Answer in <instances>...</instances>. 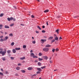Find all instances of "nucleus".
<instances>
[{
  "instance_id": "14",
  "label": "nucleus",
  "mask_w": 79,
  "mask_h": 79,
  "mask_svg": "<svg viewBox=\"0 0 79 79\" xmlns=\"http://www.w3.org/2000/svg\"><path fill=\"white\" fill-rule=\"evenodd\" d=\"M51 47V45L49 44H48L45 46V47Z\"/></svg>"
},
{
  "instance_id": "20",
  "label": "nucleus",
  "mask_w": 79,
  "mask_h": 79,
  "mask_svg": "<svg viewBox=\"0 0 79 79\" xmlns=\"http://www.w3.org/2000/svg\"><path fill=\"white\" fill-rule=\"evenodd\" d=\"M7 19L8 21H10L11 20V18H7Z\"/></svg>"
},
{
  "instance_id": "29",
  "label": "nucleus",
  "mask_w": 79,
  "mask_h": 79,
  "mask_svg": "<svg viewBox=\"0 0 79 79\" xmlns=\"http://www.w3.org/2000/svg\"><path fill=\"white\" fill-rule=\"evenodd\" d=\"M38 60H39V61H42V60H43V59L39 58L38 59Z\"/></svg>"
},
{
  "instance_id": "41",
  "label": "nucleus",
  "mask_w": 79,
  "mask_h": 79,
  "mask_svg": "<svg viewBox=\"0 0 79 79\" xmlns=\"http://www.w3.org/2000/svg\"><path fill=\"white\" fill-rule=\"evenodd\" d=\"M42 32H43V33H45V30H43L42 31Z\"/></svg>"
},
{
  "instance_id": "26",
  "label": "nucleus",
  "mask_w": 79,
  "mask_h": 79,
  "mask_svg": "<svg viewBox=\"0 0 79 79\" xmlns=\"http://www.w3.org/2000/svg\"><path fill=\"white\" fill-rule=\"evenodd\" d=\"M4 15V14H3V13H2L0 15V17H2V16H3V15Z\"/></svg>"
},
{
  "instance_id": "39",
  "label": "nucleus",
  "mask_w": 79,
  "mask_h": 79,
  "mask_svg": "<svg viewBox=\"0 0 79 79\" xmlns=\"http://www.w3.org/2000/svg\"><path fill=\"white\" fill-rule=\"evenodd\" d=\"M55 40H53L52 41V43H53V42H55Z\"/></svg>"
},
{
  "instance_id": "61",
  "label": "nucleus",
  "mask_w": 79,
  "mask_h": 79,
  "mask_svg": "<svg viewBox=\"0 0 79 79\" xmlns=\"http://www.w3.org/2000/svg\"><path fill=\"white\" fill-rule=\"evenodd\" d=\"M36 76V74H34L33 75V76Z\"/></svg>"
},
{
  "instance_id": "40",
  "label": "nucleus",
  "mask_w": 79,
  "mask_h": 79,
  "mask_svg": "<svg viewBox=\"0 0 79 79\" xmlns=\"http://www.w3.org/2000/svg\"><path fill=\"white\" fill-rule=\"evenodd\" d=\"M59 50V49H58V48H56V52H58V51Z\"/></svg>"
},
{
  "instance_id": "27",
  "label": "nucleus",
  "mask_w": 79,
  "mask_h": 79,
  "mask_svg": "<svg viewBox=\"0 0 79 79\" xmlns=\"http://www.w3.org/2000/svg\"><path fill=\"white\" fill-rule=\"evenodd\" d=\"M55 39L56 40H58V37H56L55 38Z\"/></svg>"
},
{
  "instance_id": "32",
  "label": "nucleus",
  "mask_w": 79,
  "mask_h": 79,
  "mask_svg": "<svg viewBox=\"0 0 79 79\" xmlns=\"http://www.w3.org/2000/svg\"><path fill=\"white\" fill-rule=\"evenodd\" d=\"M0 41L1 42H3V41H5V40H4V39H3L1 38V40H0Z\"/></svg>"
},
{
  "instance_id": "52",
  "label": "nucleus",
  "mask_w": 79,
  "mask_h": 79,
  "mask_svg": "<svg viewBox=\"0 0 79 79\" xmlns=\"http://www.w3.org/2000/svg\"><path fill=\"white\" fill-rule=\"evenodd\" d=\"M59 39H60V40H61L62 39V38H61V37H60Z\"/></svg>"
},
{
  "instance_id": "24",
  "label": "nucleus",
  "mask_w": 79,
  "mask_h": 79,
  "mask_svg": "<svg viewBox=\"0 0 79 79\" xmlns=\"http://www.w3.org/2000/svg\"><path fill=\"white\" fill-rule=\"evenodd\" d=\"M42 56V54L41 53H39V56Z\"/></svg>"
},
{
  "instance_id": "43",
  "label": "nucleus",
  "mask_w": 79,
  "mask_h": 79,
  "mask_svg": "<svg viewBox=\"0 0 79 79\" xmlns=\"http://www.w3.org/2000/svg\"><path fill=\"white\" fill-rule=\"evenodd\" d=\"M49 62L50 63H53V61H52V60H50L49 61Z\"/></svg>"
},
{
  "instance_id": "16",
  "label": "nucleus",
  "mask_w": 79,
  "mask_h": 79,
  "mask_svg": "<svg viewBox=\"0 0 79 79\" xmlns=\"http://www.w3.org/2000/svg\"><path fill=\"white\" fill-rule=\"evenodd\" d=\"M26 58V57L24 56L22 58H20V60H24Z\"/></svg>"
},
{
  "instance_id": "19",
  "label": "nucleus",
  "mask_w": 79,
  "mask_h": 79,
  "mask_svg": "<svg viewBox=\"0 0 79 79\" xmlns=\"http://www.w3.org/2000/svg\"><path fill=\"white\" fill-rule=\"evenodd\" d=\"M49 11V10H47L44 11V13H47V12H48Z\"/></svg>"
},
{
  "instance_id": "54",
  "label": "nucleus",
  "mask_w": 79,
  "mask_h": 79,
  "mask_svg": "<svg viewBox=\"0 0 79 79\" xmlns=\"http://www.w3.org/2000/svg\"><path fill=\"white\" fill-rule=\"evenodd\" d=\"M32 52H33V51H32V50H31L30 51V53H32Z\"/></svg>"
},
{
  "instance_id": "3",
  "label": "nucleus",
  "mask_w": 79,
  "mask_h": 79,
  "mask_svg": "<svg viewBox=\"0 0 79 79\" xmlns=\"http://www.w3.org/2000/svg\"><path fill=\"white\" fill-rule=\"evenodd\" d=\"M43 50L44 52H48V50H49V48H44L43 49Z\"/></svg>"
},
{
  "instance_id": "47",
  "label": "nucleus",
  "mask_w": 79,
  "mask_h": 79,
  "mask_svg": "<svg viewBox=\"0 0 79 79\" xmlns=\"http://www.w3.org/2000/svg\"><path fill=\"white\" fill-rule=\"evenodd\" d=\"M78 17L77 16H75L73 17L74 18H77Z\"/></svg>"
},
{
  "instance_id": "5",
  "label": "nucleus",
  "mask_w": 79,
  "mask_h": 79,
  "mask_svg": "<svg viewBox=\"0 0 79 79\" xmlns=\"http://www.w3.org/2000/svg\"><path fill=\"white\" fill-rule=\"evenodd\" d=\"M37 69L40 72H41L42 71V69H40V68H37Z\"/></svg>"
},
{
  "instance_id": "46",
  "label": "nucleus",
  "mask_w": 79,
  "mask_h": 79,
  "mask_svg": "<svg viewBox=\"0 0 79 79\" xmlns=\"http://www.w3.org/2000/svg\"><path fill=\"white\" fill-rule=\"evenodd\" d=\"M37 74H39L40 73V72H39V71L37 72L36 73Z\"/></svg>"
},
{
  "instance_id": "10",
  "label": "nucleus",
  "mask_w": 79,
  "mask_h": 79,
  "mask_svg": "<svg viewBox=\"0 0 79 79\" xmlns=\"http://www.w3.org/2000/svg\"><path fill=\"white\" fill-rule=\"evenodd\" d=\"M43 58L45 60H48V57L47 56H44Z\"/></svg>"
},
{
  "instance_id": "12",
  "label": "nucleus",
  "mask_w": 79,
  "mask_h": 79,
  "mask_svg": "<svg viewBox=\"0 0 79 79\" xmlns=\"http://www.w3.org/2000/svg\"><path fill=\"white\" fill-rule=\"evenodd\" d=\"M15 50H21V48H15Z\"/></svg>"
},
{
  "instance_id": "11",
  "label": "nucleus",
  "mask_w": 79,
  "mask_h": 79,
  "mask_svg": "<svg viewBox=\"0 0 79 79\" xmlns=\"http://www.w3.org/2000/svg\"><path fill=\"white\" fill-rule=\"evenodd\" d=\"M53 39V37L52 36H51L49 38L48 40H52Z\"/></svg>"
},
{
  "instance_id": "48",
  "label": "nucleus",
  "mask_w": 79,
  "mask_h": 79,
  "mask_svg": "<svg viewBox=\"0 0 79 79\" xmlns=\"http://www.w3.org/2000/svg\"><path fill=\"white\" fill-rule=\"evenodd\" d=\"M10 59H12V60H13V59H14V57H11Z\"/></svg>"
},
{
  "instance_id": "30",
  "label": "nucleus",
  "mask_w": 79,
  "mask_h": 79,
  "mask_svg": "<svg viewBox=\"0 0 79 79\" xmlns=\"http://www.w3.org/2000/svg\"><path fill=\"white\" fill-rule=\"evenodd\" d=\"M14 25V23H12L10 25V27H12V26H13Z\"/></svg>"
},
{
  "instance_id": "17",
  "label": "nucleus",
  "mask_w": 79,
  "mask_h": 79,
  "mask_svg": "<svg viewBox=\"0 0 79 79\" xmlns=\"http://www.w3.org/2000/svg\"><path fill=\"white\" fill-rule=\"evenodd\" d=\"M2 60L3 61H5L6 60V59H5V57H2Z\"/></svg>"
},
{
  "instance_id": "23",
  "label": "nucleus",
  "mask_w": 79,
  "mask_h": 79,
  "mask_svg": "<svg viewBox=\"0 0 79 79\" xmlns=\"http://www.w3.org/2000/svg\"><path fill=\"white\" fill-rule=\"evenodd\" d=\"M9 36H10V37H13V33H10V34H9Z\"/></svg>"
},
{
  "instance_id": "60",
  "label": "nucleus",
  "mask_w": 79,
  "mask_h": 79,
  "mask_svg": "<svg viewBox=\"0 0 79 79\" xmlns=\"http://www.w3.org/2000/svg\"><path fill=\"white\" fill-rule=\"evenodd\" d=\"M3 36H1L0 37V38H3Z\"/></svg>"
},
{
  "instance_id": "25",
  "label": "nucleus",
  "mask_w": 79,
  "mask_h": 79,
  "mask_svg": "<svg viewBox=\"0 0 79 79\" xmlns=\"http://www.w3.org/2000/svg\"><path fill=\"white\" fill-rule=\"evenodd\" d=\"M10 45H11V46H13L14 45H15V43L14 42H12V43Z\"/></svg>"
},
{
  "instance_id": "18",
  "label": "nucleus",
  "mask_w": 79,
  "mask_h": 79,
  "mask_svg": "<svg viewBox=\"0 0 79 79\" xmlns=\"http://www.w3.org/2000/svg\"><path fill=\"white\" fill-rule=\"evenodd\" d=\"M21 71L23 73H26V71H25L24 70H21Z\"/></svg>"
},
{
  "instance_id": "7",
  "label": "nucleus",
  "mask_w": 79,
  "mask_h": 79,
  "mask_svg": "<svg viewBox=\"0 0 79 79\" xmlns=\"http://www.w3.org/2000/svg\"><path fill=\"white\" fill-rule=\"evenodd\" d=\"M12 52L13 53H16V50L15 49L12 50Z\"/></svg>"
},
{
  "instance_id": "56",
  "label": "nucleus",
  "mask_w": 79,
  "mask_h": 79,
  "mask_svg": "<svg viewBox=\"0 0 79 79\" xmlns=\"http://www.w3.org/2000/svg\"><path fill=\"white\" fill-rule=\"evenodd\" d=\"M46 23H47V26H48V22H46Z\"/></svg>"
},
{
  "instance_id": "1",
  "label": "nucleus",
  "mask_w": 79,
  "mask_h": 79,
  "mask_svg": "<svg viewBox=\"0 0 79 79\" xmlns=\"http://www.w3.org/2000/svg\"><path fill=\"white\" fill-rule=\"evenodd\" d=\"M6 49H5L4 51H0V54H2V56H4L5 55V54L6 53Z\"/></svg>"
},
{
  "instance_id": "36",
  "label": "nucleus",
  "mask_w": 79,
  "mask_h": 79,
  "mask_svg": "<svg viewBox=\"0 0 79 79\" xmlns=\"http://www.w3.org/2000/svg\"><path fill=\"white\" fill-rule=\"evenodd\" d=\"M38 66H40V65H41V63L40 62H39L38 63Z\"/></svg>"
},
{
  "instance_id": "4",
  "label": "nucleus",
  "mask_w": 79,
  "mask_h": 79,
  "mask_svg": "<svg viewBox=\"0 0 79 79\" xmlns=\"http://www.w3.org/2000/svg\"><path fill=\"white\" fill-rule=\"evenodd\" d=\"M41 40V41L42 43L44 44V42H46L47 40Z\"/></svg>"
},
{
  "instance_id": "42",
  "label": "nucleus",
  "mask_w": 79,
  "mask_h": 79,
  "mask_svg": "<svg viewBox=\"0 0 79 79\" xmlns=\"http://www.w3.org/2000/svg\"><path fill=\"white\" fill-rule=\"evenodd\" d=\"M15 76H19V75H18V74H15Z\"/></svg>"
},
{
  "instance_id": "28",
  "label": "nucleus",
  "mask_w": 79,
  "mask_h": 79,
  "mask_svg": "<svg viewBox=\"0 0 79 79\" xmlns=\"http://www.w3.org/2000/svg\"><path fill=\"white\" fill-rule=\"evenodd\" d=\"M23 48H26V45H23Z\"/></svg>"
},
{
  "instance_id": "63",
  "label": "nucleus",
  "mask_w": 79,
  "mask_h": 79,
  "mask_svg": "<svg viewBox=\"0 0 79 79\" xmlns=\"http://www.w3.org/2000/svg\"><path fill=\"white\" fill-rule=\"evenodd\" d=\"M35 62H37V60H35Z\"/></svg>"
},
{
  "instance_id": "62",
  "label": "nucleus",
  "mask_w": 79,
  "mask_h": 79,
  "mask_svg": "<svg viewBox=\"0 0 79 79\" xmlns=\"http://www.w3.org/2000/svg\"><path fill=\"white\" fill-rule=\"evenodd\" d=\"M14 8H15V9H16V7L15 6H14Z\"/></svg>"
},
{
  "instance_id": "34",
  "label": "nucleus",
  "mask_w": 79,
  "mask_h": 79,
  "mask_svg": "<svg viewBox=\"0 0 79 79\" xmlns=\"http://www.w3.org/2000/svg\"><path fill=\"white\" fill-rule=\"evenodd\" d=\"M55 49H53L52 50V52L53 53H54L55 52Z\"/></svg>"
},
{
  "instance_id": "58",
  "label": "nucleus",
  "mask_w": 79,
  "mask_h": 79,
  "mask_svg": "<svg viewBox=\"0 0 79 79\" xmlns=\"http://www.w3.org/2000/svg\"><path fill=\"white\" fill-rule=\"evenodd\" d=\"M21 26H24V24H21Z\"/></svg>"
},
{
  "instance_id": "35",
  "label": "nucleus",
  "mask_w": 79,
  "mask_h": 79,
  "mask_svg": "<svg viewBox=\"0 0 79 79\" xmlns=\"http://www.w3.org/2000/svg\"><path fill=\"white\" fill-rule=\"evenodd\" d=\"M0 75H1V76H3V73L2 72H0Z\"/></svg>"
},
{
  "instance_id": "55",
  "label": "nucleus",
  "mask_w": 79,
  "mask_h": 79,
  "mask_svg": "<svg viewBox=\"0 0 79 79\" xmlns=\"http://www.w3.org/2000/svg\"><path fill=\"white\" fill-rule=\"evenodd\" d=\"M51 59H52V57H51L49 58V60H51Z\"/></svg>"
},
{
  "instance_id": "49",
  "label": "nucleus",
  "mask_w": 79,
  "mask_h": 79,
  "mask_svg": "<svg viewBox=\"0 0 79 79\" xmlns=\"http://www.w3.org/2000/svg\"><path fill=\"white\" fill-rule=\"evenodd\" d=\"M31 17L32 18H34V16L33 15H31Z\"/></svg>"
},
{
  "instance_id": "8",
  "label": "nucleus",
  "mask_w": 79,
  "mask_h": 79,
  "mask_svg": "<svg viewBox=\"0 0 79 79\" xmlns=\"http://www.w3.org/2000/svg\"><path fill=\"white\" fill-rule=\"evenodd\" d=\"M33 68H32V67H28V68H27V69L28 70H32V69Z\"/></svg>"
},
{
  "instance_id": "33",
  "label": "nucleus",
  "mask_w": 79,
  "mask_h": 79,
  "mask_svg": "<svg viewBox=\"0 0 79 79\" xmlns=\"http://www.w3.org/2000/svg\"><path fill=\"white\" fill-rule=\"evenodd\" d=\"M37 27L40 30H41V28L39 27V26H37Z\"/></svg>"
},
{
  "instance_id": "13",
  "label": "nucleus",
  "mask_w": 79,
  "mask_h": 79,
  "mask_svg": "<svg viewBox=\"0 0 79 79\" xmlns=\"http://www.w3.org/2000/svg\"><path fill=\"white\" fill-rule=\"evenodd\" d=\"M4 27L5 28H6V29H7V28L8 29V28H10V27H9V26L7 25H5Z\"/></svg>"
},
{
  "instance_id": "31",
  "label": "nucleus",
  "mask_w": 79,
  "mask_h": 79,
  "mask_svg": "<svg viewBox=\"0 0 79 79\" xmlns=\"http://www.w3.org/2000/svg\"><path fill=\"white\" fill-rule=\"evenodd\" d=\"M46 66H44L43 67H41V69H44V68H45Z\"/></svg>"
},
{
  "instance_id": "64",
  "label": "nucleus",
  "mask_w": 79,
  "mask_h": 79,
  "mask_svg": "<svg viewBox=\"0 0 79 79\" xmlns=\"http://www.w3.org/2000/svg\"><path fill=\"white\" fill-rule=\"evenodd\" d=\"M57 71V69H56L54 70V71Z\"/></svg>"
},
{
  "instance_id": "9",
  "label": "nucleus",
  "mask_w": 79,
  "mask_h": 79,
  "mask_svg": "<svg viewBox=\"0 0 79 79\" xmlns=\"http://www.w3.org/2000/svg\"><path fill=\"white\" fill-rule=\"evenodd\" d=\"M10 19H11V20H13V21H16V19L15 18H13L12 17H10Z\"/></svg>"
},
{
  "instance_id": "53",
  "label": "nucleus",
  "mask_w": 79,
  "mask_h": 79,
  "mask_svg": "<svg viewBox=\"0 0 79 79\" xmlns=\"http://www.w3.org/2000/svg\"><path fill=\"white\" fill-rule=\"evenodd\" d=\"M8 71H6V74H8Z\"/></svg>"
},
{
  "instance_id": "38",
  "label": "nucleus",
  "mask_w": 79,
  "mask_h": 79,
  "mask_svg": "<svg viewBox=\"0 0 79 79\" xmlns=\"http://www.w3.org/2000/svg\"><path fill=\"white\" fill-rule=\"evenodd\" d=\"M32 44H35V41H32Z\"/></svg>"
},
{
  "instance_id": "57",
  "label": "nucleus",
  "mask_w": 79,
  "mask_h": 79,
  "mask_svg": "<svg viewBox=\"0 0 79 79\" xmlns=\"http://www.w3.org/2000/svg\"><path fill=\"white\" fill-rule=\"evenodd\" d=\"M0 50H3V49L2 48H0Z\"/></svg>"
},
{
  "instance_id": "50",
  "label": "nucleus",
  "mask_w": 79,
  "mask_h": 79,
  "mask_svg": "<svg viewBox=\"0 0 79 79\" xmlns=\"http://www.w3.org/2000/svg\"><path fill=\"white\" fill-rule=\"evenodd\" d=\"M45 26H42V28H43V29H44V28H45Z\"/></svg>"
},
{
  "instance_id": "37",
  "label": "nucleus",
  "mask_w": 79,
  "mask_h": 79,
  "mask_svg": "<svg viewBox=\"0 0 79 79\" xmlns=\"http://www.w3.org/2000/svg\"><path fill=\"white\" fill-rule=\"evenodd\" d=\"M59 31V30H56V32L57 33V34H59V32L58 31Z\"/></svg>"
},
{
  "instance_id": "44",
  "label": "nucleus",
  "mask_w": 79,
  "mask_h": 79,
  "mask_svg": "<svg viewBox=\"0 0 79 79\" xmlns=\"http://www.w3.org/2000/svg\"><path fill=\"white\" fill-rule=\"evenodd\" d=\"M60 17H61V16H60V15H59V16H57V18H60Z\"/></svg>"
},
{
  "instance_id": "15",
  "label": "nucleus",
  "mask_w": 79,
  "mask_h": 79,
  "mask_svg": "<svg viewBox=\"0 0 79 79\" xmlns=\"http://www.w3.org/2000/svg\"><path fill=\"white\" fill-rule=\"evenodd\" d=\"M7 52L8 54H10V53H11V50H8L7 51Z\"/></svg>"
},
{
  "instance_id": "45",
  "label": "nucleus",
  "mask_w": 79,
  "mask_h": 79,
  "mask_svg": "<svg viewBox=\"0 0 79 79\" xmlns=\"http://www.w3.org/2000/svg\"><path fill=\"white\" fill-rule=\"evenodd\" d=\"M36 33L37 34H38V33H39V31H36Z\"/></svg>"
},
{
  "instance_id": "6",
  "label": "nucleus",
  "mask_w": 79,
  "mask_h": 79,
  "mask_svg": "<svg viewBox=\"0 0 79 79\" xmlns=\"http://www.w3.org/2000/svg\"><path fill=\"white\" fill-rule=\"evenodd\" d=\"M8 39V36H6L5 37L4 39V41H6V40H7V39Z\"/></svg>"
},
{
  "instance_id": "51",
  "label": "nucleus",
  "mask_w": 79,
  "mask_h": 79,
  "mask_svg": "<svg viewBox=\"0 0 79 79\" xmlns=\"http://www.w3.org/2000/svg\"><path fill=\"white\" fill-rule=\"evenodd\" d=\"M18 66H21V64L19 63L18 64Z\"/></svg>"
},
{
  "instance_id": "22",
  "label": "nucleus",
  "mask_w": 79,
  "mask_h": 79,
  "mask_svg": "<svg viewBox=\"0 0 79 79\" xmlns=\"http://www.w3.org/2000/svg\"><path fill=\"white\" fill-rule=\"evenodd\" d=\"M20 69V67H18L16 68V69H17V70H19Z\"/></svg>"
},
{
  "instance_id": "2",
  "label": "nucleus",
  "mask_w": 79,
  "mask_h": 79,
  "mask_svg": "<svg viewBox=\"0 0 79 79\" xmlns=\"http://www.w3.org/2000/svg\"><path fill=\"white\" fill-rule=\"evenodd\" d=\"M30 56L31 57L34 58H38L37 56H35V55L33 53H30Z\"/></svg>"
},
{
  "instance_id": "59",
  "label": "nucleus",
  "mask_w": 79,
  "mask_h": 79,
  "mask_svg": "<svg viewBox=\"0 0 79 79\" xmlns=\"http://www.w3.org/2000/svg\"><path fill=\"white\" fill-rule=\"evenodd\" d=\"M1 71H3L2 69H1Z\"/></svg>"
},
{
  "instance_id": "21",
  "label": "nucleus",
  "mask_w": 79,
  "mask_h": 79,
  "mask_svg": "<svg viewBox=\"0 0 79 79\" xmlns=\"http://www.w3.org/2000/svg\"><path fill=\"white\" fill-rule=\"evenodd\" d=\"M2 27H3V25L2 24L0 25V29H2Z\"/></svg>"
}]
</instances>
